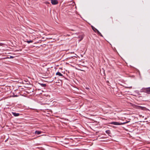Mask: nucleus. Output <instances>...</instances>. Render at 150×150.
Instances as JSON below:
<instances>
[{
  "mask_svg": "<svg viewBox=\"0 0 150 150\" xmlns=\"http://www.w3.org/2000/svg\"><path fill=\"white\" fill-rule=\"evenodd\" d=\"M141 91L150 94V87L143 88L141 89Z\"/></svg>",
  "mask_w": 150,
  "mask_h": 150,
  "instance_id": "f257e3e1",
  "label": "nucleus"
},
{
  "mask_svg": "<svg viewBox=\"0 0 150 150\" xmlns=\"http://www.w3.org/2000/svg\"><path fill=\"white\" fill-rule=\"evenodd\" d=\"M127 122H124L123 123H119L117 122H112L110 123V124L113 125H121L123 124H125Z\"/></svg>",
  "mask_w": 150,
  "mask_h": 150,
  "instance_id": "f03ea898",
  "label": "nucleus"
},
{
  "mask_svg": "<svg viewBox=\"0 0 150 150\" xmlns=\"http://www.w3.org/2000/svg\"><path fill=\"white\" fill-rule=\"evenodd\" d=\"M51 3L53 5H56L58 4V1L57 0H51Z\"/></svg>",
  "mask_w": 150,
  "mask_h": 150,
  "instance_id": "7ed1b4c3",
  "label": "nucleus"
},
{
  "mask_svg": "<svg viewBox=\"0 0 150 150\" xmlns=\"http://www.w3.org/2000/svg\"><path fill=\"white\" fill-rule=\"evenodd\" d=\"M132 105L134 107L138 109H142V107L138 106L134 104L133 105Z\"/></svg>",
  "mask_w": 150,
  "mask_h": 150,
  "instance_id": "20e7f679",
  "label": "nucleus"
},
{
  "mask_svg": "<svg viewBox=\"0 0 150 150\" xmlns=\"http://www.w3.org/2000/svg\"><path fill=\"white\" fill-rule=\"evenodd\" d=\"M12 114L15 117H17L20 114L18 113H16L15 112H12Z\"/></svg>",
  "mask_w": 150,
  "mask_h": 150,
  "instance_id": "39448f33",
  "label": "nucleus"
},
{
  "mask_svg": "<svg viewBox=\"0 0 150 150\" xmlns=\"http://www.w3.org/2000/svg\"><path fill=\"white\" fill-rule=\"evenodd\" d=\"M92 28L93 31L96 33H98V31L97 29L95 28L93 26H91Z\"/></svg>",
  "mask_w": 150,
  "mask_h": 150,
  "instance_id": "423d86ee",
  "label": "nucleus"
},
{
  "mask_svg": "<svg viewBox=\"0 0 150 150\" xmlns=\"http://www.w3.org/2000/svg\"><path fill=\"white\" fill-rule=\"evenodd\" d=\"M83 38V35H81L79 36V38H80V39L79 40V41H81Z\"/></svg>",
  "mask_w": 150,
  "mask_h": 150,
  "instance_id": "0eeeda50",
  "label": "nucleus"
},
{
  "mask_svg": "<svg viewBox=\"0 0 150 150\" xmlns=\"http://www.w3.org/2000/svg\"><path fill=\"white\" fill-rule=\"evenodd\" d=\"M56 75L60 76H63V75L59 72H57L56 74Z\"/></svg>",
  "mask_w": 150,
  "mask_h": 150,
  "instance_id": "6e6552de",
  "label": "nucleus"
},
{
  "mask_svg": "<svg viewBox=\"0 0 150 150\" xmlns=\"http://www.w3.org/2000/svg\"><path fill=\"white\" fill-rule=\"evenodd\" d=\"M41 132L38 131H36L35 132V133L36 134H39L41 133Z\"/></svg>",
  "mask_w": 150,
  "mask_h": 150,
  "instance_id": "1a4fd4ad",
  "label": "nucleus"
},
{
  "mask_svg": "<svg viewBox=\"0 0 150 150\" xmlns=\"http://www.w3.org/2000/svg\"><path fill=\"white\" fill-rule=\"evenodd\" d=\"M39 84L42 87H45L46 86V85L45 84H42V83H39Z\"/></svg>",
  "mask_w": 150,
  "mask_h": 150,
  "instance_id": "9d476101",
  "label": "nucleus"
},
{
  "mask_svg": "<svg viewBox=\"0 0 150 150\" xmlns=\"http://www.w3.org/2000/svg\"><path fill=\"white\" fill-rule=\"evenodd\" d=\"M98 33V34L100 36H101L102 37H103V35H102L100 33V32L99 31H98V33Z\"/></svg>",
  "mask_w": 150,
  "mask_h": 150,
  "instance_id": "9b49d317",
  "label": "nucleus"
},
{
  "mask_svg": "<svg viewBox=\"0 0 150 150\" xmlns=\"http://www.w3.org/2000/svg\"><path fill=\"white\" fill-rule=\"evenodd\" d=\"M33 42V41L32 40H28V41H27V42L28 43H30L32 42Z\"/></svg>",
  "mask_w": 150,
  "mask_h": 150,
  "instance_id": "f8f14e48",
  "label": "nucleus"
},
{
  "mask_svg": "<svg viewBox=\"0 0 150 150\" xmlns=\"http://www.w3.org/2000/svg\"><path fill=\"white\" fill-rule=\"evenodd\" d=\"M105 132L106 133L109 134L110 133V131L109 130H106V131Z\"/></svg>",
  "mask_w": 150,
  "mask_h": 150,
  "instance_id": "ddd939ff",
  "label": "nucleus"
},
{
  "mask_svg": "<svg viewBox=\"0 0 150 150\" xmlns=\"http://www.w3.org/2000/svg\"><path fill=\"white\" fill-rule=\"evenodd\" d=\"M13 58V57L12 56H10V57H8V58H10V59H11V58Z\"/></svg>",
  "mask_w": 150,
  "mask_h": 150,
  "instance_id": "4468645a",
  "label": "nucleus"
},
{
  "mask_svg": "<svg viewBox=\"0 0 150 150\" xmlns=\"http://www.w3.org/2000/svg\"><path fill=\"white\" fill-rule=\"evenodd\" d=\"M2 43H0V45L2 46Z\"/></svg>",
  "mask_w": 150,
  "mask_h": 150,
  "instance_id": "2eb2a0df",
  "label": "nucleus"
},
{
  "mask_svg": "<svg viewBox=\"0 0 150 150\" xmlns=\"http://www.w3.org/2000/svg\"><path fill=\"white\" fill-rule=\"evenodd\" d=\"M86 88V89H88V88Z\"/></svg>",
  "mask_w": 150,
  "mask_h": 150,
  "instance_id": "dca6fc26",
  "label": "nucleus"
},
{
  "mask_svg": "<svg viewBox=\"0 0 150 150\" xmlns=\"http://www.w3.org/2000/svg\"><path fill=\"white\" fill-rule=\"evenodd\" d=\"M145 120L146 119V118H145Z\"/></svg>",
  "mask_w": 150,
  "mask_h": 150,
  "instance_id": "f3484780",
  "label": "nucleus"
}]
</instances>
